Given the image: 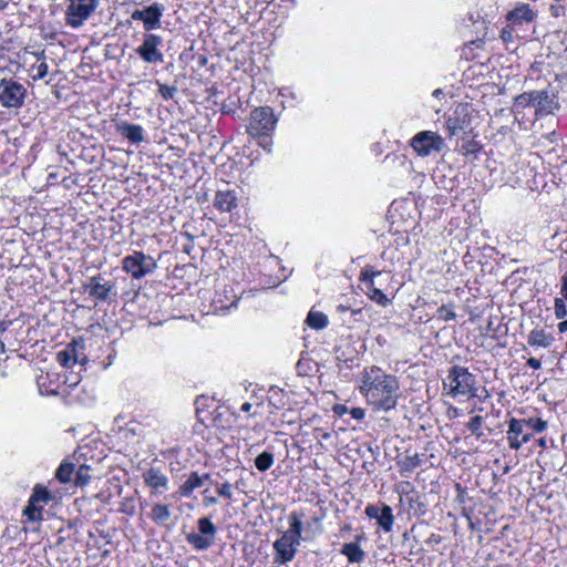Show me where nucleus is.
I'll return each mask as SVG.
<instances>
[{
    "instance_id": "f257e3e1",
    "label": "nucleus",
    "mask_w": 567,
    "mask_h": 567,
    "mask_svg": "<svg viewBox=\"0 0 567 567\" xmlns=\"http://www.w3.org/2000/svg\"><path fill=\"white\" fill-rule=\"evenodd\" d=\"M360 392L370 405L384 412L395 409L401 395L398 378L375 365L362 372Z\"/></svg>"
},
{
    "instance_id": "f03ea898",
    "label": "nucleus",
    "mask_w": 567,
    "mask_h": 567,
    "mask_svg": "<svg viewBox=\"0 0 567 567\" xmlns=\"http://www.w3.org/2000/svg\"><path fill=\"white\" fill-rule=\"evenodd\" d=\"M475 377L464 367L453 365L449 370V374L443 382L444 390H449L447 394L452 398L466 395L470 398L478 396L475 388Z\"/></svg>"
},
{
    "instance_id": "7ed1b4c3",
    "label": "nucleus",
    "mask_w": 567,
    "mask_h": 567,
    "mask_svg": "<svg viewBox=\"0 0 567 567\" xmlns=\"http://www.w3.org/2000/svg\"><path fill=\"white\" fill-rule=\"evenodd\" d=\"M277 120L269 106L256 107L249 118L247 132L252 137H269L276 127Z\"/></svg>"
},
{
    "instance_id": "20e7f679",
    "label": "nucleus",
    "mask_w": 567,
    "mask_h": 567,
    "mask_svg": "<svg viewBox=\"0 0 567 567\" xmlns=\"http://www.w3.org/2000/svg\"><path fill=\"white\" fill-rule=\"evenodd\" d=\"M122 268L133 279H142L157 268V262L152 256L135 250L122 259Z\"/></svg>"
},
{
    "instance_id": "39448f33",
    "label": "nucleus",
    "mask_w": 567,
    "mask_h": 567,
    "mask_svg": "<svg viewBox=\"0 0 567 567\" xmlns=\"http://www.w3.org/2000/svg\"><path fill=\"white\" fill-rule=\"evenodd\" d=\"M83 289L94 299L95 305L111 301L117 296L115 282L107 280L102 274L87 278L83 284Z\"/></svg>"
},
{
    "instance_id": "423d86ee",
    "label": "nucleus",
    "mask_w": 567,
    "mask_h": 567,
    "mask_svg": "<svg viewBox=\"0 0 567 567\" xmlns=\"http://www.w3.org/2000/svg\"><path fill=\"white\" fill-rule=\"evenodd\" d=\"M199 533L186 534V542L196 550H206L215 542L217 528L208 517H202L197 520Z\"/></svg>"
},
{
    "instance_id": "0eeeda50",
    "label": "nucleus",
    "mask_w": 567,
    "mask_h": 567,
    "mask_svg": "<svg viewBox=\"0 0 567 567\" xmlns=\"http://www.w3.org/2000/svg\"><path fill=\"white\" fill-rule=\"evenodd\" d=\"M27 89L12 79L0 81V103L7 109H19L24 104Z\"/></svg>"
},
{
    "instance_id": "6e6552de",
    "label": "nucleus",
    "mask_w": 567,
    "mask_h": 567,
    "mask_svg": "<svg viewBox=\"0 0 567 567\" xmlns=\"http://www.w3.org/2000/svg\"><path fill=\"white\" fill-rule=\"evenodd\" d=\"M99 0H69L66 8V24L73 29L80 28L95 11Z\"/></svg>"
},
{
    "instance_id": "1a4fd4ad",
    "label": "nucleus",
    "mask_w": 567,
    "mask_h": 567,
    "mask_svg": "<svg viewBox=\"0 0 567 567\" xmlns=\"http://www.w3.org/2000/svg\"><path fill=\"white\" fill-rule=\"evenodd\" d=\"M165 12V6L159 2H153L142 9L132 12L131 18L134 21H141L146 33L162 28V18Z\"/></svg>"
},
{
    "instance_id": "9d476101",
    "label": "nucleus",
    "mask_w": 567,
    "mask_h": 567,
    "mask_svg": "<svg viewBox=\"0 0 567 567\" xmlns=\"http://www.w3.org/2000/svg\"><path fill=\"white\" fill-rule=\"evenodd\" d=\"M163 44V38L155 33H145L142 44L135 49L138 56L146 63H163L164 54L159 47Z\"/></svg>"
},
{
    "instance_id": "9b49d317",
    "label": "nucleus",
    "mask_w": 567,
    "mask_h": 567,
    "mask_svg": "<svg viewBox=\"0 0 567 567\" xmlns=\"http://www.w3.org/2000/svg\"><path fill=\"white\" fill-rule=\"evenodd\" d=\"M411 146L417 155L427 156L432 152H440L444 146V141L432 131H423L411 140Z\"/></svg>"
},
{
    "instance_id": "f8f14e48",
    "label": "nucleus",
    "mask_w": 567,
    "mask_h": 567,
    "mask_svg": "<svg viewBox=\"0 0 567 567\" xmlns=\"http://www.w3.org/2000/svg\"><path fill=\"white\" fill-rule=\"evenodd\" d=\"M280 533V538L275 540L272 544L275 550L274 563L278 565H286L295 558L301 543L290 536H287L282 532Z\"/></svg>"
},
{
    "instance_id": "ddd939ff",
    "label": "nucleus",
    "mask_w": 567,
    "mask_h": 567,
    "mask_svg": "<svg viewBox=\"0 0 567 567\" xmlns=\"http://www.w3.org/2000/svg\"><path fill=\"white\" fill-rule=\"evenodd\" d=\"M535 96L534 107L537 116L551 114L559 106L556 95L550 94L547 90L535 91Z\"/></svg>"
},
{
    "instance_id": "4468645a",
    "label": "nucleus",
    "mask_w": 567,
    "mask_h": 567,
    "mask_svg": "<svg viewBox=\"0 0 567 567\" xmlns=\"http://www.w3.org/2000/svg\"><path fill=\"white\" fill-rule=\"evenodd\" d=\"M465 111V107L458 106L446 120L445 127L451 136L457 135L460 132H465L470 128L471 118Z\"/></svg>"
},
{
    "instance_id": "2eb2a0df",
    "label": "nucleus",
    "mask_w": 567,
    "mask_h": 567,
    "mask_svg": "<svg viewBox=\"0 0 567 567\" xmlns=\"http://www.w3.org/2000/svg\"><path fill=\"white\" fill-rule=\"evenodd\" d=\"M305 517V514L299 511H292L290 512L288 516V523L289 528L287 530H282L284 534L287 536H290L293 539H297L299 543L302 540H308L309 538L307 536H303V523L302 518Z\"/></svg>"
},
{
    "instance_id": "dca6fc26",
    "label": "nucleus",
    "mask_w": 567,
    "mask_h": 567,
    "mask_svg": "<svg viewBox=\"0 0 567 567\" xmlns=\"http://www.w3.org/2000/svg\"><path fill=\"white\" fill-rule=\"evenodd\" d=\"M116 131L120 135L127 138L132 144H140L144 141V130L138 124L121 122L116 124Z\"/></svg>"
},
{
    "instance_id": "f3484780",
    "label": "nucleus",
    "mask_w": 567,
    "mask_h": 567,
    "mask_svg": "<svg viewBox=\"0 0 567 567\" xmlns=\"http://www.w3.org/2000/svg\"><path fill=\"white\" fill-rule=\"evenodd\" d=\"M214 206L221 213H229L237 207V196L234 190H218L214 198Z\"/></svg>"
},
{
    "instance_id": "a211bd4d",
    "label": "nucleus",
    "mask_w": 567,
    "mask_h": 567,
    "mask_svg": "<svg viewBox=\"0 0 567 567\" xmlns=\"http://www.w3.org/2000/svg\"><path fill=\"white\" fill-rule=\"evenodd\" d=\"M536 18V13L527 3L517 4L512 11H509L506 16V19L512 22H532Z\"/></svg>"
},
{
    "instance_id": "6ab92c4d",
    "label": "nucleus",
    "mask_w": 567,
    "mask_h": 567,
    "mask_svg": "<svg viewBox=\"0 0 567 567\" xmlns=\"http://www.w3.org/2000/svg\"><path fill=\"white\" fill-rule=\"evenodd\" d=\"M209 474L199 475L197 472H192L179 487L181 495L189 496L194 489L202 487L206 481H209Z\"/></svg>"
},
{
    "instance_id": "aec40b11",
    "label": "nucleus",
    "mask_w": 567,
    "mask_h": 567,
    "mask_svg": "<svg viewBox=\"0 0 567 567\" xmlns=\"http://www.w3.org/2000/svg\"><path fill=\"white\" fill-rule=\"evenodd\" d=\"M340 553L344 555L349 563L360 564L363 561L365 554L357 542L344 543L340 549Z\"/></svg>"
},
{
    "instance_id": "412c9836",
    "label": "nucleus",
    "mask_w": 567,
    "mask_h": 567,
    "mask_svg": "<svg viewBox=\"0 0 567 567\" xmlns=\"http://www.w3.org/2000/svg\"><path fill=\"white\" fill-rule=\"evenodd\" d=\"M554 338L543 329H533L527 338V342L533 347L548 348L551 346Z\"/></svg>"
},
{
    "instance_id": "4be33fe9",
    "label": "nucleus",
    "mask_w": 567,
    "mask_h": 567,
    "mask_svg": "<svg viewBox=\"0 0 567 567\" xmlns=\"http://www.w3.org/2000/svg\"><path fill=\"white\" fill-rule=\"evenodd\" d=\"M146 484L152 488L165 487L167 485V477L156 468H151L145 475Z\"/></svg>"
},
{
    "instance_id": "5701e85b",
    "label": "nucleus",
    "mask_w": 567,
    "mask_h": 567,
    "mask_svg": "<svg viewBox=\"0 0 567 567\" xmlns=\"http://www.w3.org/2000/svg\"><path fill=\"white\" fill-rule=\"evenodd\" d=\"M421 465V458L417 453L406 455L400 463V472L403 476H409L416 467Z\"/></svg>"
},
{
    "instance_id": "b1692460",
    "label": "nucleus",
    "mask_w": 567,
    "mask_h": 567,
    "mask_svg": "<svg viewBox=\"0 0 567 567\" xmlns=\"http://www.w3.org/2000/svg\"><path fill=\"white\" fill-rule=\"evenodd\" d=\"M378 525L384 530L390 532L393 526L394 516L392 514V508L389 505L383 504L381 507V512L378 516Z\"/></svg>"
},
{
    "instance_id": "393cba45",
    "label": "nucleus",
    "mask_w": 567,
    "mask_h": 567,
    "mask_svg": "<svg viewBox=\"0 0 567 567\" xmlns=\"http://www.w3.org/2000/svg\"><path fill=\"white\" fill-rule=\"evenodd\" d=\"M58 362L65 368L71 367L78 361L76 350L74 344H69L68 348L63 351L58 352L56 354Z\"/></svg>"
},
{
    "instance_id": "a878e982",
    "label": "nucleus",
    "mask_w": 567,
    "mask_h": 567,
    "mask_svg": "<svg viewBox=\"0 0 567 567\" xmlns=\"http://www.w3.org/2000/svg\"><path fill=\"white\" fill-rule=\"evenodd\" d=\"M171 515L172 514H171V511L167 505L155 504L152 507V512H151L150 516L155 523H157L159 525H164L169 520Z\"/></svg>"
},
{
    "instance_id": "bb28decb",
    "label": "nucleus",
    "mask_w": 567,
    "mask_h": 567,
    "mask_svg": "<svg viewBox=\"0 0 567 567\" xmlns=\"http://www.w3.org/2000/svg\"><path fill=\"white\" fill-rule=\"evenodd\" d=\"M308 326L316 330L326 328L329 323L328 317L320 311H310L306 319Z\"/></svg>"
},
{
    "instance_id": "cd10ccee",
    "label": "nucleus",
    "mask_w": 567,
    "mask_h": 567,
    "mask_svg": "<svg viewBox=\"0 0 567 567\" xmlns=\"http://www.w3.org/2000/svg\"><path fill=\"white\" fill-rule=\"evenodd\" d=\"M51 501L50 492L40 485H35L29 498L30 504L39 505L40 503L47 504Z\"/></svg>"
},
{
    "instance_id": "c85d7f7f",
    "label": "nucleus",
    "mask_w": 567,
    "mask_h": 567,
    "mask_svg": "<svg viewBox=\"0 0 567 567\" xmlns=\"http://www.w3.org/2000/svg\"><path fill=\"white\" fill-rule=\"evenodd\" d=\"M74 472V465L69 462H63L56 470L55 477L61 483H69L72 478V474Z\"/></svg>"
},
{
    "instance_id": "c756f323",
    "label": "nucleus",
    "mask_w": 567,
    "mask_h": 567,
    "mask_svg": "<svg viewBox=\"0 0 567 567\" xmlns=\"http://www.w3.org/2000/svg\"><path fill=\"white\" fill-rule=\"evenodd\" d=\"M274 455L270 452H262L255 458V466L258 471L265 472L269 470L274 464Z\"/></svg>"
},
{
    "instance_id": "7c9ffc66",
    "label": "nucleus",
    "mask_w": 567,
    "mask_h": 567,
    "mask_svg": "<svg viewBox=\"0 0 567 567\" xmlns=\"http://www.w3.org/2000/svg\"><path fill=\"white\" fill-rule=\"evenodd\" d=\"M367 295L373 301H375L380 306H388L390 303V299L380 290L379 288L371 286L368 288Z\"/></svg>"
},
{
    "instance_id": "2f4dec72",
    "label": "nucleus",
    "mask_w": 567,
    "mask_h": 567,
    "mask_svg": "<svg viewBox=\"0 0 567 567\" xmlns=\"http://www.w3.org/2000/svg\"><path fill=\"white\" fill-rule=\"evenodd\" d=\"M535 101H536L535 91L525 92V93L519 94L515 99V106L522 107V109L527 107V106H534Z\"/></svg>"
},
{
    "instance_id": "473e14b6",
    "label": "nucleus",
    "mask_w": 567,
    "mask_h": 567,
    "mask_svg": "<svg viewBox=\"0 0 567 567\" xmlns=\"http://www.w3.org/2000/svg\"><path fill=\"white\" fill-rule=\"evenodd\" d=\"M525 426L532 429L535 433H542L547 429V422L540 417L522 419Z\"/></svg>"
},
{
    "instance_id": "72a5a7b5",
    "label": "nucleus",
    "mask_w": 567,
    "mask_h": 567,
    "mask_svg": "<svg viewBox=\"0 0 567 567\" xmlns=\"http://www.w3.org/2000/svg\"><path fill=\"white\" fill-rule=\"evenodd\" d=\"M23 515L32 522L42 519V507L39 505L30 504L23 509Z\"/></svg>"
},
{
    "instance_id": "f704fd0d",
    "label": "nucleus",
    "mask_w": 567,
    "mask_h": 567,
    "mask_svg": "<svg viewBox=\"0 0 567 567\" xmlns=\"http://www.w3.org/2000/svg\"><path fill=\"white\" fill-rule=\"evenodd\" d=\"M482 424H483V417L480 415L473 416L468 423L466 424V427L471 431L473 435H475L477 439H481L483 436L482 432Z\"/></svg>"
},
{
    "instance_id": "c9c22d12",
    "label": "nucleus",
    "mask_w": 567,
    "mask_h": 567,
    "mask_svg": "<svg viewBox=\"0 0 567 567\" xmlns=\"http://www.w3.org/2000/svg\"><path fill=\"white\" fill-rule=\"evenodd\" d=\"M437 318L442 321H451L456 318L454 307L452 305H442L437 309Z\"/></svg>"
},
{
    "instance_id": "e433bc0d",
    "label": "nucleus",
    "mask_w": 567,
    "mask_h": 567,
    "mask_svg": "<svg viewBox=\"0 0 567 567\" xmlns=\"http://www.w3.org/2000/svg\"><path fill=\"white\" fill-rule=\"evenodd\" d=\"M508 436V444H509V447L512 450H519L520 446L524 444V443H527L530 437H532V434H524L523 437L519 440L518 439V435H515L514 433H507Z\"/></svg>"
},
{
    "instance_id": "4c0bfd02",
    "label": "nucleus",
    "mask_w": 567,
    "mask_h": 567,
    "mask_svg": "<svg viewBox=\"0 0 567 567\" xmlns=\"http://www.w3.org/2000/svg\"><path fill=\"white\" fill-rule=\"evenodd\" d=\"M90 467L86 465H81L75 473V485L83 486L86 485L90 481L89 474Z\"/></svg>"
},
{
    "instance_id": "58836bf2",
    "label": "nucleus",
    "mask_w": 567,
    "mask_h": 567,
    "mask_svg": "<svg viewBox=\"0 0 567 567\" xmlns=\"http://www.w3.org/2000/svg\"><path fill=\"white\" fill-rule=\"evenodd\" d=\"M158 92L165 101H168L174 99L175 94L177 93V87L174 85L168 86L166 84L158 83Z\"/></svg>"
},
{
    "instance_id": "ea45409f",
    "label": "nucleus",
    "mask_w": 567,
    "mask_h": 567,
    "mask_svg": "<svg viewBox=\"0 0 567 567\" xmlns=\"http://www.w3.org/2000/svg\"><path fill=\"white\" fill-rule=\"evenodd\" d=\"M554 310H555L556 318H558V319L565 318L567 316L566 300H564L561 298H556L554 301Z\"/></svg>"
},
{
    "instance_id": "a19ab883",
    "label": "nucleus",
    "mask_w": 567,
    "mask_h": 567,
    "mask_svg": "<svg viewBox=\"0 0 567 567\" xmlns=\"http://www.w3.org/2000/svg\"><path fill=\"white\" fill-rule=\"evenodd\" d=\"M524 427H525V424H524V421L522 420H517V419H512L509 421V424H508V432L507 433H514L515 435H524Z\"/></svg>"
},
{
    "instance_id": "79ce46f5",
    "label": "nucleus",
    "mask_w": 567,
    "mask_h": 567,
    "mask_svg": "<svg viewBox=\"0 0 567 567\" xmlns=\"http://www.w3.org/2000/svg\"><path fill=\"white\" fill-rule=\"evenodd\" d=\"M380 275V271H374L372 269H364L362 272H361V280L363 282H365L367 285V288L371 287V286H374V277Z\"/></svg>"
},
{
    "instance_id": "37998d69",
    "label": "nucleus",
    "mask_w": 567,
    "mask_h": 567,
    "mask_svg": "<svg viewBox=\"0 0 567 567\" xmlns=\"http://www.w3.org/2000/svg\"><path fill=\"white\" fill-rule=\"evenodd\" d=\"M217 493L219 496L230 499L233 497V485L225 482L217 488Z\"/></svg>"
},
{
    "instance_id": "c03bdc74",
    "label": "nucleus",
    "mask_w": 567,
    "mask_h": 567,
    "mask_svg": "<svg viewBox=\"0 0 567 567\" xmlns=\"http://www.w3.org/2000/svg\"><path fill=\"white\" fill-rule=\"evenodd\" d=\"M35 70H37V73L34 75H32V79L34 81H38V80H41L47 76L49 66L45 62H42L35 66Z\"/></svg>"
},
{
    "instance_id": "a18cd8bd",
    "label": "nucleus",
    "mask_w": 567,
    "mask_h": 567,
    "mask_svg": "<svg viewBox=\"0 0 567 567\" xmlns=\"http://www.w3.org/2000/svg\"><path fill=\"white\" fill-rule=\"evenodd\" d=\"M381 512V508L377 505H372V504H369L365 509H364V513L365 515L369 517V518H372V519H378V516H379V513Z\"/></svg>"
},
{
    "instance_id": "49530a36",
    "label": "nucleus",
    "mask_w": 567,
    "mask_h": 567,
    "mask_svg": "<svg viewBox=\"0 0 567 567\" xmlns=\"http://www.w3.org/2000/svg\"><path fill=\"white\" fill-rule=\"evenodd\" d=\"M349 413L351 414V417L358 421L363 420L365 416V411L362 408H352Z\"/></svg>"
},
{
    "instance_id": "de8ad7c7",
    "label": "nucleus",
    "mask_w": 567,
    "mask_h": 567,
    "mask_svg": "<svg viewBox=\"0 0 567 567\" xmlns=\"http://www.w3.org/2000/svg\"><path fill=\"white\" fill-rule=\"evenodd\" d=\"M560 295L567 301V271L560 278Z\"/></svg>"
},
{
    "instance_id": "09e8293b",
    "label": "nucleus",
    "mask_w": 567,
    "mask_h": 567,
    "mask_svg": "<svg viewBox=\"0 0 567 567\" xmlns=\"http://www.w3.org/2000/svg\"><path fill=\"white\" fill-rule=\"evenodd\" d=\"M565 12V8L563 6H551L550 7V14L555 18H558Z\"/></svg>"
},
{
    "instance_id": "8fccbe9b",
    "label": "nucleus",
    "mask_w": 567,
    "mask_h": 567,
    "mask_svg": "<svg viewBox=\"0 0 567 567\" xmlns=\"http://www.w3.org/2000/svg\"><path fill=\"white\" fill-rule=\"evenodd\" d=\"M526 363H527L528 367H530V368H533L535 370H537V369H539L542 367L540 361L538 359H536V358H529Z\"/></svg>"
},
{
    "instance_id": "3c124183",
    "label": "nucleus",
    "mask_w": 567,
    "mask_h": 567,
    "mask_svg": "<svg viewBox=\"0 0 567 567\" xmlns=\"http://www.w3.org/2000/svg\"><path fill=\"white\" fill-rule=\"evenodd\" d=\"M334 412L338 414V415H342L344 414L346 412H348V409L346 405H337L334 408Z\"/></svg>"
},
{
    "instance_id": "603ef678",
    "label": "nucleus",
    "mask_w": 567,
    "mask_h": 567,
    "mask_svg": "<svg viewBox=\"0 0 567 567\" xmlns=\"http://www.w3.org/2000/svg\"><path fill=\"white\" fill-rule=\"evenodd\" d=\"M557 328H558V331L564 333L567 331V320H564V321H560L558 324H557Z\"/></svg>"
},
{
    "instance_id": "864d4df0",
    "label": "nucleus",
    "mask_w": 567,
    "mask_h": 567,
    "mask_svg": "<svg viewBox=\"0 0 567 567\" xmlns=\"http://www.w3.org/2000/svg\"><path fill=\"white\" fill-rule=\"evenodd\" d=\"M11 321H0V333H3L7 331V329L10 327Z\"/></svg>"
},
{
    "instance_id": "5fc2aeb1",
    "label": "nucleus",
    "mask_w": 567,
    "mask_h": 567,
    "mask_svg": "<svg viewBox=\"0 0 567 567\" xmlns=\"http://www.w3.org/2000/svg\"><path fill=\"white\" fill-rule=\"evenodd\" d=\"M206 505H214L217 503V498L214 496L205 497L204 499Z\"/></svg>"
},
{
    "instance_id": "6e6d98bb",
    "label": "nucleus",
    "mask_w": 567,
    "mask_h": 567,
    "mask_svg": "<svg viewBox=\"0 0 567 567\" xmlns=\"http://www.w3.org/2000/svg\"><path fill=\"white\" fill-rule=\"evenodd\" d=\"M252 405L251 403L249 402H245L243 405H241V411L243 412H249L251 410Z\"/></svg>"
},
{
    "instance_id": "4d7b16f0",
    "label": "nucleus",
    "mask_w": 567,
    "mask_h": 567,
    "mask_svg": "<svg viewBox=\"0 0 567 567\" xmlns=\"http://www.w3.org/2000/svg\"><path fill=\"white\" fill-rule=\"evenodd\" d=\"M537 443H538V445H539L540 447H546V445H547V442H546V439H545V437H540V439H538Z\"/></svg>"
},
{
    "instance_id": "13d9d810",
    "label": "nucleus",
    "mask_w": 567,
    "mask_h": 567,
    "mask_svg": "<svg viewBox=\"0 0 567 567\" xmlns=\"http://www.w3.org/2000/svg\"><path fill=\"white\" fill-rule=\"evenodd\" d=\"M35 58L38 60H44L45 59V54H44V51L42 52H39V53H34Z\"/></svg>"
},
{
    "instance_id": "bf43d9fd",
    "label": "nucleus",
    "mask_w": 567,
    "mask_h": 567,
    "mask_svg": "<svg viewBox=\"0 0 567 567\" xmlns=\"http://www.w3.org/2000/svg\"><path fill=\"white\" fill-rule=\"evenodd\" d=\"M8 6V2L6 0H0V11L6 9Z\"/></svg>"
},
{
    "instance_id": "052dcab7",
    "label": "nucleus",
    "mask_w": 567,
    "mask_h": 567,
    "mask_svg": "<svg viewBox=\"0 0 567 567\" xmlns=\"http://www.w3.org/2000/svg\"><path fill=\"white\" fill-rule=\"evenodd\" d=\"M481 400H485L486 398H488V392L486 390H484V394H478V396Z\"/></svg>"
},
{
    "instance_id": "680f3d73",
    "label": "nucleus",
    "mask_w": 567,
    "mask_h": 567,
    "mask_svg": "<svg viewBox=\"0 0 567 567\" xmlns=\"http://www.w3.org/2000/svg\"><path fill=\"white\" fill-rule=\"evenodd\" d=\"M441 94H442V90H440V89H437V90H435V91L433 92V95H434V96H439V95H441Z\"/></svg>"
},
{
    "instance_id": "e2e57ef3",
    "label": "nucleus",
    "mask_w": 567,
    "mask_h": 567,
    "mask_svg": "<svg viewBox=\"0 0 567 567\" xmlns=\"http://www.w3.org/2000/svg\"><path fill=\"white\" fill-rule=\"evenodd\" d=\"M0 351H4V342L2 340H0Z\"/></svg>"
}]
</instances>
